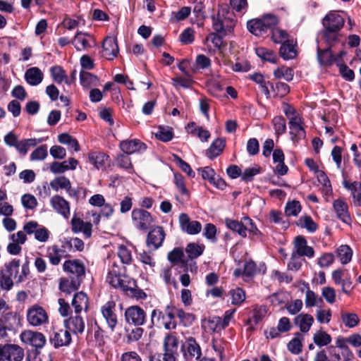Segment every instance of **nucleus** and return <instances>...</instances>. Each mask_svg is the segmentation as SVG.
I'll return each mask as SVG.
<instances>
[{
	"label": "nucleus",
	"instance_id": "40",
	"mask_svg": "<svg viewBox=\"0 0 361 361\" xmlns=\"http://www.w3.org/2000/svg\"><path fill=\"white\" fill-rule=\"evenodd\" d=\"M296 225L300 228L307 229L310 233H314L318 228V225L309 215L301 216L296 222Z\"/></svg>",
	"mask_w": 361,
	"mask_h": 361
},
{
	"label": "nucleus",
	"instance_id": "15",
	"mask_svg": "<svg viewBox=\"0 0 361 361\" xmlns=\"http://www.w3.org/2000/svg\"><path fill=\"white\" fill-rule=\"evenodd\" d=\"M21 341L31 345L35 348H42L46 343V338L43 334L38 331H24L20 334Z\"/></svg>",
	"mask_w": 361,
	"mask_h": 361
},
{
	"label": "nucleus",
	"instance_id": "39",
	"mask_svg": "<svg viewBox=\"0 0 361 361\" xmlns=\"http://www.w3.org/2000/svg\"><path fill=\"white\" fill-rule=\"evenodd\" d=\"M184 252L182 247H175L168 253V260L173 264L181 263L184 267H187V261L183 260Z\"/></svg>",
	"mask_w": 361,
	"mask_h": 361
},
{
	"label": "nucleus",
	"instance_id": "42",
	"mask_svg": "<svg viewBox=\"0 0 361 361\" xmlns=\"http://www.w3.org/2000/svg\"><path fill=\"white\" fill-rule=\"evenodd\" d=\"M255 53L257 56L263 61H267L272 63H276L277 61V56L276 54L271 49L259 47L255 49Z\"/></svg>",
	"mask_w": 361,
	"mask_h": 361
},
{
	"label": "nucleus",
	"instance_id": "14",
	"mask_svg": "<svg viewBox=\"0 0 361 361\" xmlns=\"http://www.w3.org/2000/svg\"><path fill=\"white\" fill-rule=\"evenodd\" d=\"M267 310V307L265 305H256L254 306L245 322V324L249 326V331H254L256 330V326L266 317Z\"/></svg>",
	"mask_w": 361,
	"mask_h": 361
},
{
	"label": "nucleus",
	"instance_id": "21",
	"mask_svg": "<svg viewBox=\"0 0 361 361\" xmlns=\"http://www.w3.org/2000/svg\"><path fill=\"white\" fill-rule=\"evenodd\" d=\"M118 54V46L116 39L114 37H106L102 43V54L107 60H112Z\"/></svg>",
	"mask_w": 361,
	"mask_h": 361
},
{
	"label": "nucleus",
	"instance_id": "53",
	"mask_svg": "<svg viewBox=\"0 0 361 361\" xmlns=\"http://www.w3.org/2000/svg\"><path fill=\"white\" fill-rule=\"evenodd\" d=\"M302 209L301 204L298 200L289 201L285 207V214L287 216H296Z\"/></svg>",
	"mask_w": 361,
	"mask_h": 361
},
{
	"label": "nucleus",
	"instance_id": "36",
	"mask_svg": "<svg viewBox=\"0 0 361 361\" xmlns=\"http://www.w3.org/2000/svg\"><path fill=\"white\" fill-rule=\"evenodd\" d=\"M248 30L256 36H260L267 32L264 25L260 18L250 20L247 23Z\"/></svg>",
	"mask_w": 361,
	"mask_h": 361
},
{
	"label": "nucleus",
	"instance_id": "32",
	"mask_svg": "<svg viewBox=\"0 0 361 361\" xmlns=\"http://www.w3.org/2000/svg\"><path fill=\"white\" fill-rule=\"evenodd\" d=\"M80 82L84 88L89 89L98 86L99 80L95 75L82 71L80 73Z\"/></svg>",
	"mask_w": 361,
	"mask_h": 361
},
{
	"label": "nucleus",
	"instance_id": "33",
	"mask_svg": "<svg viewBox=\"0 0 361 361\" xmlns=\"http://www.w3.org/2000/svg\"><path fill=\"white\" fill-rule=\"evenodd\" d=\"M288 124L290 135H302L306 133L304 123L300 116L292 118V119L289 121Z\"/></svg>",
	"mask_w": 361,
	"mask_h": 361
},
{
	"label": "nucleus",
	"instance_id": "7",
	"mask_svg": "<svg viewBox=\"0 0 361 361\" xmlns=\"http://www.w3.org/2000/svg\"><path fill=\"white\" fill-rule=\"evenodd\" d=\"M100 311L108 327L114 331L118 323L116 302L113 300L107 301L101 307Z\"/></svg>",
	"mask_w": 361,
	"mask_h": 361
},
{
	"label": "nucleus",
	"instance_id": "9",
	"mask_svg": "<svg viewBox=\"0 0 361 361\" xmlns=\"http://www.w3.org/2000/svg\"><path fill=\"white\" fill-rule=\"evenodd\" d=\"M126 322L135 326H142L146 322V312L138 305L128 307L124 313Z\"/></svg>",
	"mask_w": 361,
	"mask_h": 361
},
{
	"label": "nucleus",
	"instance_id": "31",
	"mask_svg": "<svg viewBox=\"0 0 361 361\" xmlns=\"http://www.w3.org/2000/svg\"><path fill=\"white\" fill-rule=\"evenodd\" d=\"M313 322L314 318L309 314L301 313L294 319L295 324L299 326L300 331L303 333L309 331Z\"/></svg>",
	"mask_w": 361,
	"mask_h": 361
},
{
	"label": "nucleus",
	"instance_id": "44",
	"mask_svg": "<svg viewBox=\"0 0 361 361\" xmlns=\"http://www.w3.org/2000/svg\"><path fill=\"white\" fill-rule=\"evenodd\" d=\"M314 343L319 347L326 346L331 343L332 338L330 334L322 330L317 331L313 336Z\"/></svg>",
	"mask_w": 361,
	"mask_h": 361
},
{
	"label": "nucleus",
	"instance_id": "58",
	"mask_svg": "<svg viewBox=\"0 0 361 361\" xmlns=\"http://www.w3.org/2000/svg\"><path fill=\"white\" fill-rule=\"evenodd\" d=\"M235 312V309L228 310L224 312V318L216 317V327L220 326L222 329H225L229 325L230 321Z\"/></svg>",
	"mask_w": 361,
	"mask_h": 361
},
{
	"label": "nucleus",
	"instance_id": "57",
	"mask_svg": "<svg viewBox=\"0 0 361 361\" xmlns=\"http://www.w3.org/2000/svg\"><path fill=\"white\" fill-rule=\"evenodd\" d=\"M115 268H118V267L114 265V268L109 271L106 277V281L114 288H116V286L119 284V281L123 276L119 270H117Z\"/></svg>",
	"mask_w": 361,
	"mask_h": 361
},
{
	"label": "nucleus",
	"instance_id": "12",
	"mask_svg": "<svg viewBox=\"0 0 361 361\" xmlns=\"http://www.w3.org/2000/svg\"><path fill=\"white\" fill-rule=\"evenodd\" d=\"M131 216L133 221L137 223V228L142 231H145L149 229L153 222L151 213L143 209H134Z\"/></svg>",
	"mask_w": 361,
	"mask_h": 361
},
{
	"label": "nucleus",
	"instance_id": "43",
	"mask_svg": "<svg viewBox=\"0 0 361 361\" xmlns=\"http://www.w3.org/2000/svg\"><path fill=\"white\" fill-rule=\"evenodd\" d=\"M337 256L343 264L350 262L353 250L349 245H342L336 250Z\"/></svg>",
	"mask_w": 361,
	"mask_h": 361
},
{
	"label": "nucleus",
	"instance_id": "10",
	"mask_svg": "<svg viewBox=\"0 0 361 361\" xmlns=\"http://www.w3.org/2000/svg\"><path fill=\"white\" fill-rule=\"evenodd\" d=\"M166 233L162 226H154L147 235L146 245L148 247L156 250L162 245Z\"/></svg>",
	"mask_w": 361,
	"mask_h": 361
},
{
	"label": "nucleus",
	"instance_id": "61",
	"mask_svg": "<svg viewBox=\"0 0 361 361\" xmlns=\"http://www.w3.org/2000/svg\"><path fill=\"white\" fill-rule=\"evenodd\" d=\"M339 73L343 79L347 81H353L355 79V73L347 65L344 63H337Z\"/></svg>",
	"mask_w": 361,
	"mask_h": 361
},
{
	"label": "nucleus",
	"instance_id": "56",
	"mask_svg": "<svg viewBox=\"0 0 361 361\" xmlns=\"http://www.w3.org/2000/svg\"><path fill=\"white\" fill-rule=\"evenodd\" d=\"M118 283L116 288H120L126 293H128L133 286H136V281L125 274L123 275Z\"/></svg>",
	"mask_w": 361,
	"mask_h": 361
},
{
	"label": "nucleus",
	"instance_id": "22",
	"mask_svg": "<svg viewBox=\"0 0 361 361\" xmlns=\"http://www.w3.org/2000/svg\"><path fill=\"white\" fill-rule=\"evenodd\" d=\"M78 51H82L94 45V39L92 35L82 32H78L72 42Z\"/></svg>",
	"mask_w": 361,
	"mask_h": 361
},
{
	"label": "nucleus",
	"instance_id": "27",
	"mask_svg": "<svg viewBox=\"0 0 361 361\" xmlns=\"http://www.w3.org/2000/svg\"><path fill=\"white\" fill-rule=\"evenodd\" d=\"M225 146L226 140L220 137H217L206 151V156L210 159H215L222 153Z\"/></svg>",
	"mask_w": 361,
	"mask_h": 361
},
{
	"label": "nucleus",
	"instance_id": "35",
	"mask_svg": "<svg viewBox=\"0 0 361 361\" xmlns=\"http://www.w3.org/2000/svg\"><path fill=\"white\" fill-rule=\"evenodd\" d=\"M302 339L303 336L300 332L295 333V337L287 345L288 350L294 355L300 354L302 350Z\"/></svg>",
	"mask_w": 361,
	"mask_h": 361
},
{
	"label": "nucleus",
	"instance_id": "45",
	"mask_svg": "<svg viewBox=\"0 0 361 361\" xmlns=\"http://www.w3.org/2000/svg\"><path fill=\"white\" fill-rule=\"evenodd\" d=\"M176 314L179 318L180 322L184 326H191L196 319L194 314L185 312L183 309L176 308Z\"/></svg>",
	"mask_w": 361,
	"mask_h": 361
},
{
	"label": "nucleus",
	"instance_id": "48",
	"mask_svg": "<svg viewBox=\"0 0 361 361\" xmlns=\"http://www.w3.org/2000/svg\"><path fill=\"white\" fill-rule=\"evenodd\" d=\"M50 74L54 82L61 84L66 82V71L59 66H54L50 68Z\"/></svg>",
	"mask_w": 361,
	"mask_h": 361
},
{
	"label": "nucleus",
	"instance_id": "60",
	"mask_svg": "<svg viewBox=\"0 0 361 361\" xmlns=\"http://www.w3.org/2000/svg\"><path fill=\"white\" fill-rule=\"evenodd\" d=\"M206 40L207 42H210L214 48L218 50H221V48L225 46L223 37L219 35L216 32L209 33L206 37Z\"/></svg>",
	"mask_w": 361,
	"mask_h": 361
},
{
	"label": "nucleus",
	"instance_id": "49",
	"mask_svg": "<svg viewBox=\"0 0 361 361\" xmlns=\"http://www.w3.org/2000/svg\"><path fill=\"white\" fill-rule=\"evenodd\" d=\"M120 148L126 154L138 152V140H123L120 143Z\"/></svg>",
	"mask_w": 361,
	"mask_h": 361
},
{
	"label": "nucleus",
	"instance_id": "29",
	"mask_svg": "<svg viewBox=\"0 0 361 361\" xmlns=\"http://www.w3.org/2000/svg\"><path fill=\"white\" fill-rule=\"evenodd\" d=\"M333 207L340 220L346 224L350 221V216L348 212V205L344 201L336 200L334 202Z\"/></svg>",
	"mask_w": 361,
	"mask_h": 361
},
{
	"label": "nucleus",
	"instance_id": "62",
	"mask_svg": "<svg viewBox=\"0 0 361 361\" xmlns=\"http://www.w3.org/2000/svg\"><path fill=\"white\" fill-rule=\"evenodd\" d=\"M186 131L188 134H192L193 135H210V133L207 130L197 126L194 122L188 124L186 126Z\"/></svg>",
	"mask_w": 361,
	"mask_h": 361
},
{
	"label": "nucleus",
	"instance_id": "5",
	"mask_svg": "<svg viewBox=\"0 0 361 361\" xmlns=\"http://www.w3.org/2000/svg\"><path fill=\"white\" fill-rule=\"evenodd\" d=\"M178 346L179 341L177 334L176 332L166 334L164 338V353L161 355V358L167 361H176V357L178 354Z\"/></svg>",
	"mask_w": 361,
	"mask_h": 361
},
{
	"label": "nucleus",
	"instance_id": "2",
	"mask_svg": "<svg viewBox=\"0 0 361 361\" xmlns=\"http://www.w3.org/2000/svg\"><path fill=\"white\" fill-rule=\"evenodd\" d=\"M345 20L337 12L331 11L323 18L322 24L325 29L324 37L329 43L334 42L338 39V33L343 27Z\"/></svg>",
	"mask_w": 361,
	"mask_h": 361
},
{
	"label": "nucleus",
	"instance_id": "18",
	"mask_svg": "<svg viewBox=\"0 0 361 361\" xmlns=\"http://www.w3.org/2000/svg\"><path fill=\"white\" fill-rule=\"evenodd\" d=\"M49 341L54 348L69 346L72 342V336L68 330L65 328V329L54 331L49 337Z\"/></svg>",
	"mask_w": 361,
	"mask_h": 361
},
{
	"label": "nucleus",
	"instance_id": "34",
	"mask_svg": "<svg viewBox=\"0 0 361 361\" xmlns=\"http://www.w3.org/2000/svg\"><path fill=\"white\" fill-rule=\"evenodd\" d=\"M317 59L321 65L330 66L334 61H337V58H334L331 51L329 49L324 50L317 49Z\"/></svg>",
	"mask_w": 361,
	"mask_h": 361
},
{
	"label": "nucleus",
	"instance_id": "20",
	"mask_svg": "<svg viewBox=\"0 0 361 361\" xmlns=\"http://www.w3.org/2000/svg\"><path fill=\"white\" fill-rule=\"evenodd\" d=\"M295 254L301 257L312 258L314 255V248L307 245V241L303 235H297L294 239Z\"/></svg>",
	"mask_w": 361,
	"mask_h": 361
},
{
	"label": "nucleus",
	"instance_id": "37",
	"mask_svg": "<svg viewBox=\"0 0 361 361\" xmlns=\"http://www.w3.org/2000/svg\"><path fill=\"white\" fill-rule=\"evenodd\" d=\"M205 246L204 245H198L195 243H189L186 247L185 252L188 254V259L192 260L202 255Z\"/></svg>",
	"mask_w": 361,
	"mask_h": 361
},
{
	"label": "nucleus",
	"instance_id": "16",
	"mask_svg": "<svg viewBox=\"0 0 361 361\" xmlns=\"http://www.w3.org/2000/svg\"><path fill=\"white\" fill-rule=\"evenodd\" d=\"M178 220L181 231L189 235L198 234L202 230L201 223L198 221H190L189 216L185 213H181Z\"/></svg>",
	"mask_w": 361,
	"mask_h": 361
},
{
	"label": "nucleus",
	"instance_id": "19",
	"mask_svg": "<svg viewBox=\"0 0 361 361\" xmlns=\"http://www.w3.org/2000/svg\"><path fill=\"white\" fill-rule=\"evenodd\" d=\"M88 160L97 169L104 170L110 166V157L102 151H91L87 154Z\"/></svg>",
	"mask_w": 361,
	"mask_h": 361
},
{
	"label": "nucleus",
	"instance_id": "41",
	"mask_svg": "<svg viewBox=\"0 0 361 361\" xmlns=\"http://www.w3.org/2000/svg\"><path fill=\"white\" fill-rule=\"evenodd\" d=\"M225 223L230 230L237 232L241 237L245 238L247 236L246 226L244 225V222H240L231 219H226Z\"/></svg>",
	"mask_w": 361,
	"mask_h": 361
},
{
	"label": "nucleus",
	"instance_id": "1",
	"mask_svg": "<svg viewBox=\"0 0 361 361\" xmlns=\"http://www.w3.org/2000/svg\"><path fill=\"white\" fill-rule=\"evenodd\" d=\"M164 326L166 330L175 329L177 326L176 321V307L166 305L164 311L154 309L151 313L150 328L153 326Z\"/></svg>",
	"mask_w": 361,
	"mask_h": 361
},
{
	"label": "nucleus",
	"instance_id": "25",
	"mask_svg": "<svg viewBox=\"0 0 361 361\" xmlns=\"http://www.w3.org/2000/svg\"><path fill=\"white\" fill-rule=\"evenodd\" d=\"M82 283V281H79L71 277L61 278L59 280V288L61 292L70 295L72 293L78 290L80 288Z\"/></svg>",
	"mask_w": 361,
	"mask_h": 361
},
{
	"label": "nucleus",
	"instance_id": "11",
	"mask_svg": "<svg viewBox=\"0 0 361 361\" xmlns=\"http://www.w3.org/2000/svg\"><path fill=\"white\" fill-rule=\"evenodd\" d=\"M27 319L31 325L37 326L46 323L48 321V316L42 307L35 305L28 309Z\"/></svg>",
	"mask_w": 361,
	"mask_h": 361
},
{
	"label": "nucleus",
	"instance_id": "3",
	"mask_svg": "<svg viewBox=\"0 0 361 361\" xmlns=\"http://www.w3.org/2000/svg\"><path fill=\"white\" fill-rule=\"evenodd\" d=\"M212 27L217 33L226 35L227 32H231L235 25L233 21V14L229 12L227 7H221L219 9L218 13L212 17Z\"/></svg>",
	"mask_w": 361,
	"mask_h": 361
},
{
	"label": "nucleus",
	"instance_id": "52",
	"mask_svg": "<svg viewBox=\"0 0 361 361\" xmlns=\"http://www.w3.org/2000/svg\"><path fill=\"white\" fill-rule=\"evenodd\" d=\"M70 183L71 181L67 177L61 176L55 178L51 181L50 186L55 191H58L59 189H65L66 190L67 188H70Z\"/></svg>",
	"mask_w": 361,
	"mask_h": 361
},
{
	"label": "nucleus",
	"instance_id": "38",
	"mask_svg": "<svg viewBox=\"0 0 361 361\" xmlns=\"http://www.w3.org/2000/svg\"><path fill=\"white\" fill-rule=\"evenodd\" d=\"M65 252L64 250L60 249L56 245L49 246L47 248V257L50 263L55 266L59 264L61 259V253Z\"/></svg>",
	"mask_w": 361,
	"mask_h": 361
},
{
	"label": "nucleus",
	"instance_id": "63",
	"mask_svg": "<svg viewBox=\"0 0 361 361\" xmlns=\"http://www.w3.org/2000/svg\"><path fill=\"white\" fill-rule=\"evenodd\" d=\"M23 206L28 209H34L37 206V200L31 194H25L21 197Z\"/></svg>",
	"mask_w": 361,
	"mask_h": 361
},
{
	"label": "nucleus",
	"instance_id": "64",
	"mask_svg": "<svg viewBox=\"0 0 361 361\" xmlns=\"http://www.w3.org/2000/svg\"><path fill=\"white\" fill-rule=\"evenodd\" d=\"M118 257L123 264H130L132 262L131 252L124 245H121L118 248Z\"/></svg>",
	"mask_w": 361,
	"mask_h": 361
},
{
	"label": "nucleus",
	"instance_id": "51",
	"mask_svg": "<svg viewBox=\"0 0 361 361\" xmlns=\"http://www.w3.org/2000/svg\"><path fill=\"white\" fill-rule=\"evenodd\" d=\"M274 76L277 78H283L286 81H291L294 76V71L291 68L283 66L274 71Z\"/></svg>",
	"mask_w": 361,
	"mask_h": 361
},
{
	"label": "nucleus",
	"instance_id": "6",
	"mask_svg": "<svg viewBox=\"0 0 361 361\" xmlns=\"http://www.w3.org/2000/svg\"><path fill=\"white\" fill-rule=\"evenodd\" d=\"M63 270L69 274V277L83 281L85 278V267L78 259H68L63 262Z\"/></svg>",
	"mask_w": 361,
	"mask_h": 361
},
{
	"label": "nucleus",
	"instance_id": "59",
	"mask_svg": "<svg viewBox=\"0 0 361 361\" xmlns=\"http://www.w3.org/2000/svg\"><path fill=\"white\" fill-rule=\"evenodd\" d=\"M271 87L272 88L274 96L276 97H283L290 91L289 86L286 83L282 82H278L275 85H271Z\"/></svg>",
	"mask_w": 361,
	"mask_h": 361
},
{
	"label": "nucleus",
	"instance_id": "28",
	"mask_svg": "<svg viewBox=\"0 0 361 361\" xmlns=\"http://www.w3.org/2000/svg\"><path fill=\"white\" fill-rule=\"evenodd\" d=\"M44 74L37 67L30 68L25 73V79L26 82L32 86L38 85L42 82Z\"/></svg>",
	"mask_w": 361,
	"mask_h": 361
},
{
	"label": "nucleus",
	"instance_id": "13",
	"mask_svg": "<svg viewBox=\"0 0 361 361\" xmlns=\"http://www.w3.org/2000/svg\"><path fill=\"white\" fill-rule=\"evenodd\" d=\"M181 349L185 359L196 360L200 358L202 350L199 343L194 337L190 336L186 338L185 343L182 345Z\"/></svg>",
	"mask_w": 361,
	"mask_h": 361
},
{
	"label": "nucleus",
	"instance_id": "54",
	"mask_svg": "<svg viewBox=\"0 0 361 361\" xmlns=\"http://www.w3.org/2000/svg\"><path fill=\"white\" fill-rule=\"evenodd\" d=\"M341 319L345 326L348 328H353L360 322L359 317L355 313L342 312Z\"/></svg>",
	"mask_w": 361,
	"mask_h": 361
},
{
	"label": "nucleus",
	"instance_id": "26",
	"mask_svg": "<svg viewBox=\"0 0 361 361\" xmlns=\"http://www.w3.org/2000/svg\"><path fill=\"white\" fill-rule=\"evenodd\" d=\"M280 56L285 60L293 59L296 57L298 51L296 42L293 39L284 42L279 50Z\"/></svg>",
	"mask_w": 361,
	"mask_h": 361
},
{
	"label": "nucleus",
	"instance_id": "47",
	"mask_svg": "<svg viewBox=\"0 0 361 361\" xmlns=\"http://www.w3.org/2000/svg\"><path fill=\"white\" fill-rule=\"evenodd\" d=\"M48 137H41L38 140L36 138L25 139L20 142L19 152L25 154L28 149L31 147H35L37 143L45 141Z\"/></svg>",
	"mask_w": 361,
	"mask_h": 361
},
{
	"label": "nucleus",
	"instance_id": "30",
	"mask_svg": "<svg viewBox=\"0 0 361 361\" xmlns=\"http://www.w3.org/2000/svg\"><path fill=\"white\" fill-rule=\"evenodd\" d=\"M72 306L74 307L75 314H80L85 307V310L88 306V297L82 291L76 293L72 300Z\"/></svg>",
	"mask_w": 361,
	"mask_h": 361
},
{
	"label": "nucleus",
	"instance_id": "23",
	"mask_svg": "<svg viewBox=\"0 0 361 361\" xmlns=\"http://www.w3.org/2000/svg\"><path fill=\"white\" fill-rule=\"evenodd\" d=\"M50 204L57 213L62 215L65 219H68L70 216V203L62 196L54 195L50 200Z\"/></svg>",
	"mask_w": 361,
	"mask_h": 361
},
{
	"label": "nucleus",
	"instance_id": "24",
	"mask_svg": "<svg viewBox=\"0 0 361 361\" xmlns=\"http://www.w3.org/2000/svg\"><path fill=\"white\" fill-rule=\"evenodd\" d=\"M63 324L70 333L74 334H82L85 330V322L79 314L65 319Z\"/></svg>",
	"mask_w": 361,
	"mask_h": 361
},
{
	"label": "nucleus",
	"instance_id": "17",
	"mask_svg": "<svg viewBox=\"0 0 361 361\" xmlns=\"http://www.w3.org/2000/svg\"><path fill=\"white\" fill-rule=\"evenodd\" d=\"M199 173L204 180H207L211 184L219 190H224L227 185L226 181L219 176H216L215 171L209 166L199 168Z\"/></svg>",
	"mask_w": 361,
	"mask_h": 361
},
{
	"label": "nucleus",
	"instance_id": "46",
	"mask_svg": "<svg viewBox=\"0 0 361 361\" xmlns=\"http://www.w3.org/2000/svg\"><path fill=\"white\" fill-rule=\"evenodd\" d=\"M173 182L180 194L189 199L190 192L186 188L183 176L180 173H175Z\"/></svg>",
	"mask_w": 361,
	"mask_h": 361
},
{
	"label": "nucleus",
	"instance_id": "50",
	"mask_svg": "<svg viewBox=\"0 0 361 361\" xmlns=\"http://www.w3.org/2000/svg\"><path fill=\"white\" fill-rule=\"evenodd\" d=\"M229 295L231 296V304L233 305H240L245 300V292L241 288L238 287L235 289H231L229 291Z\"/></svg>",
	"mask_w": 361,
	"mask_h": 361
},
{
	"label": "nucleus",
	"instance_id": "55",
	"mask_svg": "<svg viewBox=\"0 0 361 361\" xmlns=\"http://www.w3.org/2000/svg\"><path fill=\"white\" fill-rule=\"evenodd\" d=\"M116 164L118 167L127 171L133 169L131 159L126 154H118L116 159Z\"/></svg>",
	"mask_w": 361,
	"mask_h": 361
},
{
	"label": "nucleus",
	"instance_id": "8",
	"mask_svg": "<svg viewBox=\"0 0 361 361\" xmlns=\"http://www.w3.org/2000/svg\"><path fill=\"white\" fill-rule=\"evenodd\" d=\"M24 350L16 344L0 345V361H22Z\"/></svg>",
	"mask_w": 361,
	"mask_h": 361
},
{
	"label": "nucleus",
	"instance_id": "4",
	"mask_svg": "<svg viewBox=\"0 0 361 361\" xmlns=\"http://www.w3.org/2000/svg\"><path fill=\"white\" fill-rule=\"evenodd\" d=\"M23 317L16 312L3 313L0 317V340L7 336V331L16 332L22 327Z\"/></svg>",
	"mask_w": 361,
	"mask_h": 361
}]
</instances>
